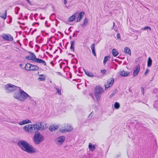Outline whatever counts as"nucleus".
<instances>
[{"instance_id": "obj_20", "label": "nucleus", "mask_w": 158, "mask_h": 158, "mask_svg": "<svg viewBox=\"0 0 158 158\" xmlns=\"http://www.w3.org/2000/svg\"><path fill=\"white\" fill-rule=\"evenodd\" d=\"M152 60L150 57H149L147 61V66L148 67H150L152 66Z\"/></svg>"}, {"instance_id": "obj_15", "label": "nucleus", "mask_w": 158, "mask_h": 158, "mask_svg": "<svg viewBox=\"0 0 158 158\" xmlns=\"http://www.w3.org/2000/svg\"><path fill=\"white\" fill-rule=\"evenodd\" d=\"M30 123H31V121L30 120L26 119L22 121L19 123V124L20 125H23Z\"/></svg>"}, {"instance_id": "obj_6", "label": "nucleus", "mask_w": 158, "mask_h": 158, "mask_svg": "<svg viewBox=\"0 0 158 158\" xmlns=\"http://www.w3.org/2000/svg\"><path fill=\"white\" fill-rule=\"evenodd\" d=\"M26 59L28 60H34V61L39 63H41L43 64H45V62L40 59H36L35 55L33 53L31 54L29 56H27L26 58Z\"/></svg>"}, {"instance_id": "obj_14", "label": "nucleus", "mask_w": 158, "mask_h": 158, "mask_svg": "<svg viewBox=\"0 0 158 158\" xmlns=\"http://www.w3.org/2000/svg\"><path fill=\"white\" fill-rule=\"evenodd\" d=\"M139 70L140 66L139 65H137L135 67L133 72V76L134 77H135L138 75Z\"/></svg>"}, {"instance_id": "obj_23", "label": "nucleus", "mask_w": 158, "mask_h": 158, "mask_svg": "<svg viewBox=\"0 0 158 158\" xmlns=\"http://www.w3.org/2000/svg\"><path fill=\"white\" fill-rule=\"evenodd\" d=\"M124 52L129 54L131 55L130 50L128 48L126 47L125 48Z\"/></svg>"}, {"instance_id": "obj_40", "label": "nucleus", "mask_w": 158, "mask_h": 158, "mask_svg": "<svg viewBox=\"0 0 158 158\" xmlns=\"http://www.w3.org/2000/svg\"><path fill=\"white\" fill-rule=\"evenodd\" d=\"M20 66H22L21 64H20Z\"/></svg>"}, {"instance_id": "obj_36", "label": "nucleus", "mask_w": 158, "mask_h": 158, "mask_svg": "<svg viewBox=\"0 0 158 158\" xmlns=\"http://www.w3.org/2000/svg\"><path fill=\"white\" fill-rule=\"evenodd\" d=\"M117 38H118V39H120V35L119 34H118L117 35Z\"/></svg>"}, {"instance_id": "obj_33", "label": "nucleus", "mask_w": 158, "mask_h": 158, "mask_svg": "<svg viewBox=\"0 0 158 158\" xmlns=\"http://www.w3.org/2000/svg\"><path fill=\"white\" fill-rule=\"evenodd\" d=\"M149 70L148 69H146V71L144 73V75L145 76L146 75L149 73Z\"/></svg>"}, {"instance_id": "obj_2", "label": "nucleus", "mask_w": 158, "mask_h": 158, "mask_svg": "<svg viewBox=\"0 0 158 158\" xmlns=\"http://www.w3.org/2000/svg\"><path fill=\"white\" fill-rule=\"evenodd\" d=\"M18 145L23 151L29 153H33L38 152L36 148L25 141H19Z\"/></svg>"}, {"instance_id": "obj_8", "label": "nucleus", "mask_w": 158, "mask_h": 158, "mask_svg": "<svg viewBox=\"0 0 158 158\" xmlns=\"http://www.w3.org/2000/svg\"><path fill=\"white\" fill-rule=\"evenodd\" d=\"M25 68L27 70L32 71H37L39 69V68L38 66L34 65L31 64L29 63L26 64Z\"/></svg>"}, {"instance_id": "obj_7", "label": "nucleus", "mask_w": 158, "mask_h": 158, "mask_svg": "<svg viewBox=\"0 0 158 158\" xmlns=\"http://www.w3.org/2000/svg\"><path fill=\"white\" fill-rule=\"evenodd\" d=\"M73 129V127L70 125L66 124L64 126L61 127L59 128V130L62 132L65 133L71 131Z\"/></svg>"}, {"instance_id": "obj_28", "label": "nucleus", "mask_w": 158, "mask_h": 158, "mask_svg": "<svg viewBox=\"0 0 158 158\" xmlns=\"http://www.w3.org/2000/svg\"><path fill=\"white\" fill-rule=\"evenodd\" d=\"M0 16L3 19H5L6 17V11H5L4 12L3 15H0Z\"/></svg>"}, {"instance_id": "obj_25", "label": "nucleus", "mask_w": 158, "mask_h": 158, "mask_svg": "<svg viewBox=\"0 0 158 158\" xmlns=\"http://www.w3.org/2000/svg\"><path fill=\"white\" fill-rule=\"evenodd\" d=\"M112 54L114 56H116L118 54V53L114 49H113L112 51Z\"/></svg>"}, {"instance_id": "obj_9", "label": "nucleus", "mask_w": 158, "mask_h": 158, "mask_svg": "<svg viewBox=\"0 0 158 158\" xmlns=\"http://www.w3.org/2000/svg\"><path fill=\"white\" fill-rule=\"evenodd\" d=\"M6 89L10 92L15 90L17 87L11 84H7L5 85Z\"/></svg>"}, {"instance_id": "obj_31", "label": "nucleus", "mask_w": 158, "mask_h": 158, "mask_svg": "<svg viewBox=\"0 0 158 158\" xmlns=\"http://www.w3.org/2000/svg\"><path fill=\"white\" fill-rule=\"evenodd\" d=\"M91 48L93 54H94L95 56V53L94 50V45H92Z\"/></svg>"}, {"instance_id": "obj_17", "label": "nucleus", "mask_w": 158, "mask_h": 158, "mask_svg": "<svg viewBox=\"0 0 158 158\" xmlns=\"http://www.w3.org/2000/svg\"><path fill=\"white\" fill-rule=\"evenodd\" d=\"M95 92L96 93L101 94L103 92V89L101 87L97 86L96 87Z\"/></svg>"}, {"instance_id": "obj_24", "label": "nucleus", "mask_w": 158, "mask_h": 158, "mask_svg": "<svg viewBox=\"0 0 158 158\" xmlns=\"http://www.w3.org/2000/svg\"><path fill=\"white\" fill-rule=\"evenodd\" d=\"M100 94H101L96 93V92H95V95L98 100H99L100 99Z\"/></svg>"}, {"instance_id": "obj_39", "label": "nucleus", "mask_w": 158, "mask_h": 158, "mask_svg": "<svg viewBox=\"0 0 158 158\" xmlns=\"http://www.w3.org/2000/svg\"><path fill=\"white\" fill-rule=\"evenodd\" d=\"M27 0V2H28L29 4H30V1H29V0Z\"/></svg>"}, {"instance_id": "obj_29", "label": "nucleus", "mask_w": 158, "mask_h": 158, "mask_svg": "<svg viewBox=\"0 0 158 158\" xmlns=\"http://www.w3.org/2000/svg\"><path fill=\"white\" fill-rule=\"evenodd\" d=\"M85 73L86 75H87V76L89 77H93V74L91 73L86 72Z\"/></svg>"}, {"instance_id": "obj_11", "label": "nucleus", "mask_w": 158, "mask_h": 158, "mask_svg": "<svg viewBox=\"0 0 158 158\" xmlns=\"http://www.w3.org/2000/svg\"><path fill=\"white\" fill-rule=\"evenodd\" d=\"M65 139L64 136H61L57 138L56 139V142L58 145H60L63 143Z\"/></svg>"}, {"instance_id": "obj_4", "label": "nucleus", "mask_w": 158, "mask_h": 158, "mask_svg": "<svg viewBox=\"0 0 158 158\" xmlns=\"http://www.w3.org/2000/svg\"><path fill=\"white\" fill-rule=\"evenodd\" d=\"M28 96L25 92L20 90L15 91L13 94L14 98L20 101L24 100L27 98Z\"/></svg>"}, {"instance_id": "obj_1", "label": "nucleus", "mask_w": 158, "mask_h": 158, "mask_svg": "<svg viewBox=\"0 0 158 158\" xmlns=\"http://www.w3.org/2000/svg\"><path fill=\"white\" fill-rule=\"evenodd\" d=\"M46 128L44 124H40V126L37 124H27L23 127V131L26 133L33 134L40 130H44Z\"/></svg>"}, {"instance_id": "obj_32", "label": "nucleus", "mask_w": 158, "mask_h": 158, "mask_svg": "<svg viewBox=\"0 0 158 158\" xmlns=\"http://www.w3.org/2000/svg\"><path fill=\"white\" fill-rule=\"evenodd\" d=\"M88 22V20L86 18H85L84 19V21L83 25H86Z\"/></svg>"}, {"instance_id": "obj_27", "label": "nucleus", "mask_w": 158, "mask_h": 158, "mask_svg": "<svg viewBox=\"0 0 158 158\" xmlns=\"http://www.w3.org/2000/svg\"><path fill=\"white\" fill-rule=\"evenodd\" d=\"M71 48L73 49V51L74 50V42L73 41L71 42Z\"/></svg>"}, {"instance_id": "obj_10", "label": "nucleus", "mask_w": 158, "mask_h": 158, "mask_svg": "<svg viewBox=\"0 0 158 158\" xmlns=\"http://www.w3.org/2000/svg\"><path fill=\"white\" fill-rule=\"evenodd\" d=\"M114 82V80L113 78L108 79L106 83L105 86V88H108L111 86Z\"/></svg>"}, {"instance_id": "obj_5", "label": "nucleus", "mask_w": 158, "mask_h": 158, "mask_svg": "<svg viewBox=\"0 0 158 158\" xmlns=\"http://www.w3.org/2000/svg\"><path fill=\"white\" fill-rule=\"evenodd\" d=\"M44 140V136L41 134L40 132L36 131L35 132L33 137V140L34 143L36 144H40Z\"/></svg>"}, {"instance_id": "obj_26", "label": "nucleus", "mask_w": 158, "mask_h": 158, "mask_svg": "<svg viewBox=\"0 0 158 158\" xmlns=\"http://www.w3.org/2000/svg\"><path fill=\"white\" fill-rule=\"evenodd\" d=\"M120 106L118 102H115L114 104V108L116 109H118L119 108Z\"/></svg>"}, {"instance_id": "obj_22", "label": "nucleus", "mask_w": 158, "mask_h": 158, "mask_svg": "<svg viewBox=\"0 0 158 158\" xmlns=\"http://www.w3.org/2000/svg\"><path fill=\"white\" fill-rule=\"evenodd\" d=\"M110 58V56H105L104 58V60H103V64L104 65H105L106 64L107 61Z\"/></svg>"}, {"instance_id": "obj_12", "label": "nucleus", "mask_w": 158, "mask_h": 158, "mask_svg": "<svg viewBox=\"0 0 158 158\" xmlns=\"http://www.w3.org/2000/svg\"><path fill=\"white\" fill-rule=\"evenodd\" d=\"M2 37L4 40L8 41H12L13 40L12 37L9 34H3Z\"/></svg>"}, {"instance_id": "obj_37", "label": "nucleus", "mask_w": 158, "mask_h": 158, "mask_svg": "<svg viewBox=\"0 0 158 158\" xmlns=\"http://www.w3.org/2000/svg\"><path fill=\"white\" fill-rule=\"evenodd\" d=\"M57 91L58 93L59 94H60V90L58 89L57 90Z\"/></svg>"}, {"instance_id": "obj_16", "label": "nucleus", "mask_w": 158, "mask_h": 158, "mask_svg": "<svg viewBox=\"0 0 158 158\" xmlns=\"http://www.w3.org/2000/svg\"><path fill=\"white\" fill-rule=\"evenodd\" d=\"M84 14L85 13L83 12H82L80 13L79 14L77 17V22H78L80 21L81 19L83 17Z\"/></svg>"}, {"instance_id": "obj_41", "label": "nucleus", "mask_w": 158, "mask_h": 158, "mask_svg": "<svg viewBox=\"0 0 158 158\" xmlns=\"http://www.w3.org/2000/svg\"><path fill=\"white\" fill-rule=\"evenodd\" d=\"M20 66H22L21 64H20Z\"/></svg>"}, {"instance_id": "obj_30", "label": "nucleus", "mask_w": 158, "mask_h": 158, "mask_svg": "<svg viewBox=\"0 0 158 158\" xmlns=\"http://www.w3.org/2000/svg\"><path fill=\"white\" fill-rule=\"evenodd\" d=\"M42 77H39L38 80L40 81H44L45 80V78L44 77V75H41Z\"/></svg>"}, {"instance_id": "obj_13", "label": "nucleus", "mask_w": 158, "mask_h": 158, "mask_svg": "<svg viewBox=\"0 0 158 158\" xmlns=\"http://www.w3.org/2000/svg\"><path fill=\"white\" fill-rule=\"evenodd\" d=\"M59 128V126L57 125H51L49 126V130L51 132L57 130Z\"/></svg>"}, {"instance_id": "obj_18", "label": "nucleus", "mask_w": 158, "mask_h": 158, "mask_svg": "<svg viewBox=\"0 0 158 158\" xmlns=\"http://www.w3.org/2000/svg\"><path fill=\"white\" fill-rule=\"evenodd\" d=\"M120 74L123 77H125L128 75L129 73L127 71L122 70L120 72Z\"/></svg>"}, {"instance_id": "obj_21", "label": "nucleus", "mask_w": 158, "mask_h": 158, "mask_svg": "<svg viewBox=\"0 0 158 158\" xmlns=\"http://www.w3.org/2000/svg\"><path fill=\"white\" fill-rule=\"evenodd\" d=\"M76 14H77V13H76L74 15H73L72 16L70 17L68 19V20H69V21L72 22V21H73L75 19V17H76L75 15Z\"/></svg>"}, {"instance_id": "obj_35", "label": "nucleus", "mask_w": 158, "mask_h": 158, "mask_svg": "<svg viewBox=\"0 0 158 158\" xmlns=\"http://www.w3.org/2000/svg\"><path fill=\"white\" fill-rule=\"evenodd\" d=\"M101 72L102 73L104 74L106 72V70H102Z\"/></svg>"}, {"instance_id": "obj_3", "label": "nucleus", "mask_w": 158, "mask_h": 158, "mask_svg": "<svg viewBox=\"0 0 158 158\" xmlns=\"http://www.w3.org/2000/svg\"><path fill=\"white\" fill-rule=\"evenodd\" d=\"M18 145L23 151L29 153H33L38 152L36 148L25 141H19Z\"/></svg>"}, {"instance_id": "obj_38", "label": "nucleus", "mask_w": 158, "mask_h": 158, "mask_svg": "<svg viewBox=\"0 0 158 158\" xmlns=\"http://www.w3.org/2000/svg\"><path fill=\"white\" fill-rule=\"evenodd\" d=\"M64 3L65 4H66L67 3V1H66V0H64Z\"/></svg>"}, {"instance_id": "obj_19", "label": "nucleus", "mask_w": 158, "mask_h": 158, "mask_svg": "<svg viewBox=\"0 0 158 158\" xmlns=\"http://www.w3.org/2000/svg\"><path fill=\"white\" fill-rule=\"evenodd\" d=\"M89 150L91 151H93L95 148V146L90 143H89Z\"/></svg>"}, {"instance_id": "obj_34", "label": "nucleus", "mask_w": 158, "mask_h": 158, "mask_svg": "<svg viewBox=\"0 0 158 158\" xmlns=\"http://www.w3.org/2000/svg\"><path fill=\"white\" fill-rule=\"evenodd\" d=\"M147 29H149L150 30H151V28L150 27L148 26L144 28V30H146Z\"/></svg>"}]
</instances>
